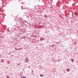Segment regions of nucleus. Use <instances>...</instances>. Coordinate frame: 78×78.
Listing matches in <instances>:
<instances>
[{"mask_svg": "<svg viewBox=\"0 0 78 78\" xmlns=\"http://www.w3.org/2000/svg\"><path fill=\"white\" fill-rule=\"evenodd\" d=\"M19 24L17 23H16L15 25H14L13 27L12 28V30H16V28L19 27Z\"/></svg>", "mask_w": 78, "mask_h": 78, "instance_id": "f03ea898", "label": "nucleus"}, {"mask_svg": "<svg viewBox=\"0 0 78 78\" xmlns=\"http://www.w3.org/2000/svg\"><path fill=\"white\" fill-rule=\"evenodd\" d=\"M1 61H2V62H2V63L4 62V61H4V60L3 59H2L1 60Z\"/></svg>", "mask_w": 78, "mask_h": 78, "instance_id": "39448f33", "label": "nucleus"}, {"mask_svg": "<svg viewBox=\"0 0 78 78\" xmlns=\"http://www.w3.org/2000/svg\"><path fill=\"white\" fill-rule=\"evenodd\" d=\"M49 46H50V47H51V45H50Z\"/></svg>", "mask_w": 78, "mask_h": 78, "instance_id": "a211bd4d", "label": "nucleus"}, {"mask_svg": "<svg viewBox=\"0 0 78 78\" xmlns=\"http://www.w3.org/2000/svg\"><path fill=\"white\" fill-rule=\"evenodd\" d=\"M58 62L60 61V60H58Z\"/></svg>", "mask_w": 78, "mask_h": 78, "instance_id": "2eb2a0df", "label": "nucleus"}, {"mask_svg": "<svg viewBox=\"0 0 78 78\" xmlns=\"http://www.w3.org/2000/svg\"><path fill=\"white\" fill-rule=\"evenodd\" d=\"M29 61V60H28V59H27V58H25V62H26V63H27V62H28Z\"/></svg>", "mask_w": 78, "mask_h": 78, "instance_id": "20e7f679", "label": "nucleus"}, {"mask_svg": "<svg viewBox=\"0 0 78 78\" xmlns=\"http://www.w3.org/2000/svg\"><path fill=\"white\" fill-rule=\"evenodd\" d=\"M19 65H20V64H18V66H19Z\"/></svg>", "mask_w": 78, "mask_h": 78, "instance_id": "f3484780", "label": "nucleus"}, {"mask_svg": "<svg viewBox=\"0 0 78 78\" xmlns=\"http://www.w3.org/2000/svg\"><path fill=\"white\" fill-rule=\"evenodd\" d=\"M22 49V48H19L18 49V50H21Z\"/></svg>", "mask_w": 78, "mask_h": 78, "instance_id": "6e6552de", "label": "nucleus"}, {"mask_svg": "<svg viewBox=\"0 0 78 78\" xmlns=\"http://www.w3.org/2000/svg\"><path fill=\"white\" fill-rule=\"evenodd\" d=\"M71 61H73V62H74V60H73V59H71Z\"/></svg>", "mask_w": 78, "mask_h": 78, "instance_id": "9b49d317", "label": "nucleus"}, {"mask_svg": "<svg viewBox=\"0 0 78 78\" xmlns=\"http://www.w3.org/2000/svg\"><path fill=\"white\" fill-rule=\"evenodd\" d=\"M17 21L18 22L17 23V24H18V25H22L23 21L22 19L20 18L18 19V20H17Z\"/></svg>", "mask_w": 78, "mask_h": 78, "instance_id": "f257e3e1", "label": "nucleus"}, {"mask_svg": "<svg viewBox=\"0 0 78 78\" xmlns=\"http://www.w3.org/2000/svg\"><path fill=\"white\" fill-rule=\"evenodd\" d=\"M68 70V72H69L70 71V70H69V69H67Z\"/></svg>", "mask_w": 78, "mask_h": 78, "instance_id": "1a4fd4ad", "label": "nucleus"}, {"mask_svg": "<svg viewBox=\"0 0 78 78\" xmlns=\"http://www.w3.org/2000/svg\"><path fill=\"white\" fill-rule=\"evenodd\" d=\"M76 12H74V14H75V15H76Z\"/></svg>", "mask_w": 78, "mask_h": 78, "instance_id": "9d476101", "label": "nucleus"}, {"mask_svg": "<svg viewBox=\"0 0 78 78\" xmlns=\"http://www.w3.org/2000/svg\"><path fill=\"white\" fill-rule=\"evenodd\" d=\"M21 7L22 9H26V7H25L24 6H23V5L21 6Z\"/></svg>", "mask_w": 78, "mask_h": 78, "instance_id": "7ed1b4c3", "label": "nucleus"}, {"mask_svg": "<svg viewBox=\"0 0 78 78\" xmlns=\"http://www.w3.org/2000/svg\"><path fill=\"white\" fill-rule=\"evenodd\" d=\"M44 17H47V16L45 15V16H44Z\"/></svg>", "mask_w": 78, "mask_h": 78, "instance_id": "f8f14e48", "label": "nucleus"}, {"mask_svg": "<svg viewBox=\"0 0 78 78\" xmlns=\"http://www.w3.org/2000/svg\"><path fill=\"white\" fill-rule=\"evenodd\" d=\"M32 75H34V74H32Z\"/></svg>", "mask_w": 78, "mask_h": 78, "instance_id": "6ab92c4d", "label": "nucleus"}, {"mask_svg": "<svg viewBox=\"0 0 78 78\" xmlns=\"http://www.w3.org/2000/svg\"><path fill=\"white\" fill-rule=\"evenodd\" d=\"M6 77H7V78H8V77H9V76H6Z\"/></svg>", "mask_w": 78, "mask_h": 78, "instance_id": "4468645a", "label": "nucleus"}, {"mask_svg": "<svg viewBox=\"0 0 78 78\" xmlns=\"http://www.w3.org/2000/svg\"><path fill=\"white\" fill-rule=\"evenodd\" d=\"M40 76H41V77H42V76H44V75L43 74V75H42L40 74Z\"/></svg>", "mask_w": 78, "mask_h": 78, "instance_id": "423d86ee", "label": "nucleus"}, {"mask_svg": "<svg viewBox=\"0 0 78 78\" xmlns=\"http://www.w3.org/2000/svg\"><path fill=\"white\" fill-rule=\"evenodd\" d=\"M23 78H27L26 77H25V76H23Z\"/></svg>", "mask_w": 78, "mask_h": 78, "instance_id": "ddd939ff", "label": "nucleus"}, {"mask_svg": "<svg viewBox=\"0 0 78 78\" xmlns=\"http://www.w3.org/2000/svg\"><path fill=\"white\" fill-rule=\"evenodd\" d=\"M15 49H16V50H17V48H15Z\"/></svg>", "mask_w": 78, "mask_h": 78, "instance_id": "dca6fc26", "label": "nucleus"}, {"mask_svg": "<svg viewBox=\"0 0 78 78\" xmlns=\"http://www.w3.org/2000/svg\"><path fill=\"white\" fill-rule=\"evenodd\" d=\"M55 44L52 45L51 46L52 47H54V46H55Z\"/></svg>", "mask_w": 78, "mask_h": 78, "instance_id": "0eeeda50", "label": "nucleus"}]
</instances>
